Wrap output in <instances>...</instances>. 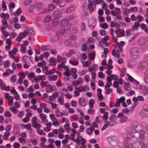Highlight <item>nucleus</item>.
Returning <instances> with one entry per match:
<instances>
[{"label": "nucleus", "mask_w": 148, "mask_h": 148, "mask_svg": "<svg viewBox=\"0 0 148 148\" xmlns=\"http://www.w3.org/2000/svg\"><path fill=\"white\" fill-rule=\"evenodd\" d=\"M143 108L145 112L144 114L145 116L146 114H148V105H144L143 107Z\"/></svg>", "instance_id": "obj_28"}, {"label": "nucleus", "mask_w": 148, "mask_h": 148, "mask_svg": "<svg viewBox=\"0 0 148 148\" xmlns=\"http://www.w3.org/2000/svg\"><path fill=\"white\" fill-rule=\"evenodd\" d=\"M10 110L14 114H16L17 113L18 111L17 109H16L14 107H10L9 108Z\"/></svg>", "instance_id": "obj_42"}, {"label": "nucleus", "mask_w": 148, "mask_h": 148, "mask_svg": "<svg viewBox=\"0 0 148 148\" xmlns=\"http://www.w3.org/2000/svg\"><path fill=\"white\" fill-rule=\"evenodd\" d=\"M110 76L112 78V79H113L115 81H117L119 78V77L118 76L114 74H111Z\"/></svg>", "instance_id": "obj_52"}, {"label": "nucleus", "mask_w": 148, "mask_h": 148, "mask_svg": "<svg viewBox=\"0 0 148 148\" xmlns=\"http://www.w3.org/2000/svg\"><path fill=\"white\" fill-rule=\"evenodd\" d=\"M59 37L58 35L56 34L51 37L50 39V40L52 42H55L59 39Z\"/></svg>", "instance_id": "obj_18"}, {"label": "nucleus", "mask_w": 148, "mask_h": 148, "mask_svg": "<svg viewBox=\"0 0 148 148\" xmlns=\"http://www.w3.org/2000/svg\"><path fill=\"white\" fill-rule=\"evenodd\" d=\"M94 5H95V4H89L88 5H87L88 10H90L93 11L94 10V8L92 6H94Z\"/></svg>", "instance_id": "obj_47"}, {"label": "nucleus", "mask_w": 148, "mask_h": 148, "mask_svg": "<svg viewBox=\"0 0 148 148\" xmlns=\"http://www.w3.org/2000/svg\"><path fill=\"white\" fill-rule=\"evenodd\" d=\"M34 9H35V5H30L28 9L29 12H32L33 11Z\"/></svg>", "instance_id": "obj_38"}, {"label": "nucleus", "mask_w": 148, "mask_h": 148, "mask_svg": "<svg viewBox=\"0 0 148 148\" xmlns=\"http://www.w3.org/2000/svg\"><path fill=\"white\" fill-rule=\"evenodd\" d=\"M109 114V113L107 112H106L105 113H104L103 116H102L101 117L103 120H107L108 118V115Z\"/></svg>", "instance_id": "obj_29"}, {"label": "nucleus", "mask_w": 148, "mask_h": 148, "mask_svg": "<svg viewBox=\"0 0 148 148\" xmlns=\"http://www.w3.org/2000/svg\"><path fill=\"white\" fill-rule=\"evenodd\" d=\"M32 0H25L24 1V5L25 6H28L30 4Z\"/></svg>", "instance_id": "obj_50"}, {"label": "nucleus", "mask_w": 148, "mask_h": 148, "mask_svg": "<svg viewBox=\"0 0 148 148\" xmlns=\"http://www.w3.org/2000/svg\"><path fill=\"white\" fill-rule=\"evenodd\" d=\"M2 8H3V11H4L6 10L7 9L6 6L5 5V2L3 0L2 1Z\"/></svg>", "instance_id": "obj_41"}, {"label": "nucleus", "mask_w": 148, "mask_h": 148, "mask_svg": "<svg viewBox=\"0 0 148 148\" xmlns=\"http://www.w3.org/2000/svg\"><path fill=\"white\" fill-rule=\"evenodd\" d=\"M79 103L82 106H85L87 105V102L85 98H81L79 99Z\"/></svg>", "instance_id": "obj_14"}, {"label": "nucleus", "mask_w": 148, "mask_h": 148, "mask_svg": "<svg viewBox=\"0 0 148 148\" xmlns=\"http://www.w3.org/2000/svg\"><path fill=\"white\" fill-rule=\"evenodd\" d=\"M18 49L17 48H14L12 50L9 51L8 52L9 55L12 58H13L15 55V53L17 52Z\"/></svg>", "instance_id": "obj_9"}, {"label": "nucleus", "mask_w": 148, "mask_h": 148, "mask_svg": "<svg viewBox=\"0 0 148 148\" xmlns=\"http://www.w3.org/2000/svg\"><path fill=\"white\" fill-rule=\"evenodd\" d=\"M51 20V17L49 16L48 15L45 18L44 21L45 22H47L50 21Z\"/></svg>", "instance_id": "obj_59"}, {"label": "nucleus", "mask_w": 148, "mask_h": 148, "mask_svg": "<svg viewBox=\"0 0 148 148\" xmlns=\"http://www.w3.org/2000/svg\"><path fill=\"white\" fill-rule=\"evenodd\" d=\"M137 104V103H136V102L132 104L130 108V110L131 111H132L133 110H134L135 107L136 106Z\"/></svg>", "instance_id": "obj_63"}, {"label": "nucleus", "mask_w": 148, "mask_h": 148, "mask_svg": "<svg viewBox=\"0 0 148 148\" xmlns=\"http://www.w3.org/2000/svg\"><path fill=\"white\" fill-rule=\"evenodd\" d=\"M97 96L98 98L99 101H101L103 100V97L102 93L97 94Z\"/></svg>", "instance_id": "obj_51"}, {"label": "nucleus", "mask_w": 148, "mask_h": 148, "mask_svg": "<svg viewBox=\"0 0 148 148\" xmlns=\"http://www.w3.org/2000/svg\"><path fill=\"white\" fill-rule=\"evenodd\" d=\"M39 117L43 123L47 121H46V119L47 117L46 115H45L42 113H40L39 114Z\"/></svg>", "instance_id": "obj_19"}, {"label": "nucleus", "mask_w": 148, "mask_h": 148, "mask_svg": "<svg viewBox=\"0 0 148 148\" xmlns=\"http://www.w3.org/2000/svg\"><path fill=\"white\" fill-rule=\"evenodd\" d=\"M24 126L26 128L27 130H30L31 127V125L29 123H28L26 125H24Z\"/></svg>", "instance_id": "obj_64"}, {"label": "nucleus", "mask_w": 148, "mask_h": 148, "mask_svg": "<svg viewBox=\"0 0 148 148\" xmlns=\"http://www.w3.org/2000/svg\"><path fill=\"white\" fill-rule=\"evenodd\" d=\"M16 79V75L14 74L12 75V77L10 78V81L12 83L15 82Z\"/></svg>", "instance_id": "obj_61"}, {"label": "nucleus", "mask_w": 148, "mask_h": 148, "mask_svg": "<svg viewBox=\"0 0 148 148\" xmlns=\"http://www.w3.org/2000/svg\"><path fill=\"white\" fill-rule=\"evenodd\" d=\"M13 99L14 97L12 96H11L10 97V99H9L8 104L9 106H11L13 105Z\"/></svg>", "instance_id": "obj_40"}, {"label": "nucleus", "mask_w": 148, "mask_h": 148, "mask_svg": "<svg viewBox=\"0 0 148 148\" xmlns=\"http://www.w3.org/2000/svg\"><path fill=\"white\" fill-rule=\"evenodd\" d=\"M75 6H71L69 7L66 9V12L67 13H69L73 11L75 9Z\"/></svg>", "instance_id": "obj_26"}, {"label": "nucleus", "mask_w": 148, "mask_h": 148, "mask_svg": "<svg viewBox=\"0 0 148 148\" xmlns=\"http://www.w3.org/2000/svg\"><path fill=\"white\" fill-rule=\"evenodd\" d=\"M105 123L103 127L101 128V130L102 131L105 130L108 126H111L110 123L109 121H105Z\"/></svg>", "instance_id": "obj_20"}, {"label": "nucleus", "mask_w": 148, "mask_h": 148, "mask_svg": "<svg viewBox=\"0 0 148 148\" xmlns=\"http://www.w3.org/2000/svg\"><path fill=\"white\" fill-rule=\"evenodd\" d=\"M87 87V86H85L83 87L79 86L78 87L75 88V90H77L79 92H82L85 90V88Z\"/></svg>", "instance_id": "obj_21"}, {"label": "nucleus", "mask_w": 148, "mask_h": 148, "mask_svg": "<svg viewBox=\"0 0 148 148\" xmlns=\"http://www.w3.org/2000/svg\"><path fill=\"white\" fill-rule=\"evenodd\" d=\"M66 4V1H63L61 2L59 4V6L60 7H64V5H65Z\"/></svg>", "instance_id": "obj_54"}, {"label": "nucleus", "mask_w": 148, "mask_h": 148, "mask_svg": "<svg viewBox=\"0 0 148 148\" xmlns=\"http://www.w3.org/2000/svg\"><path fill=\"white\" fill-rule=\"evenodd\" d=\"M10 65V62L9 60H7L3 64L4 67L5 68L7 67Z\"/></svg>", "instance_id": "obj_57"}, {"label": "nucleus", "mask_w": 148, "mask_h": 148, "mask_svg": "<svg viewBox=\"0 0 148 148\" xmlns=\"http://www.w3.org/2000/svg\"><path fill=\"white\" fill-rule=\"evenodd\" d=\"M59 22V20L57 18H55L52 20V23L54 26H57Z\"/></svg>", "instance_id": "obj_22"}, {"label": "nucleus", "mask_w": 148, "mask_h": 148, "mask_svg": "<svg viewBox=\"0 0 148 148\" xmlns=\"http://www.w3.org/2000/svg\"><path fill=\"white\" fill-rule=\"evenodd\" d=\"M15 4L14 2H10L9 5V9H10L11 8H14L15 7Z\"/></svg>", "instance_id": "obj_62"}, {"label": "nucleus", "mask_w": 148, "mask_h": 148, "mask_svg": "<svg viewBox=\"0 0 148 148\" xmlns=\"http://www.w3.org/2000/svg\"><path fill=\"white\" fill-rule=\"evenodd\" d=\"M20 145L19 144L16 142L14 143L13 146L14 148H19Z\"/></svg>", "instance_id": "obj_58"}, {"label": "nucleus", "mask_w": 148, "mask_h": 148, "mask_svg": "<svg viewBox=\"0 0 148 148\" xmlns=\"http://www.w3.org/2000/svg\"><path fill=\"white\" fill-rule=\"evenodd\" d=\"M140 148H148V143L144 141H142L140 144Z\"/></svg>", "instance_id": "obj_16"}, {"label": "nucleus", "mask_w": 148, "mask_h": 148, "mask_svg": "<svg viewBox=\"0 0 148 148\" xmlns=\"http://www.w3.org/2000/svg\"><path fill=\"white\" fill-rule=\"evenodd\" d=\"M88 56L90 60H92L95 58V55L93 52H91L88 55Z\"/></svg>", "instance_id": "obj_36"}, {"label": "nucleus", "mask_w": 148, "mask_h": 148, "mask_svg": "<svg viewBox=\"0 0 148 148\" xmlns=\"http://www.w3.org/2000/svg\"><path fill=\"white\" fill-rule=\"evenodd\" d=\"M125 100V98L124 97H121L119 99H117V102L120 103H122V102L124 101Z\"/></svg>", "instance_id": "obj_35"}, {"label": "nucleus", "mask_w": 148, "mask_h": 148, "mask_svg": "<svg viewBox=\"0 0 148 148\" xmlns=\"http://www.w3.org/2000/svg\"><path fill=\"white\" fill-rule=\"evenodd\" d=\"M62 13L59 10H57L53 12V16L56 18H60L62 16Z\"/></svg>", "instance_id": "obj_11"}, {"label": "nucleus", "mask_w": 148, "mask_h": 148, "mask_svg": "<svg viewBox=\"0 0 148 148\" xmlns=\"http://www.w3.org/2000/svg\"><path fill=\"white\" fill-rule=\"evenodd\" d=\"M32 125L33 127L36 128L37 129V130L39 129L40 127V125L37 123L32 124Z\"/></svg>", "instance_id": "obj_39"}, {"label": "nucleus", "mask_w": 148, "mask_h": 148, "mask_svg": "<svg viewBox=\"0 0 148 148\" xmlns=\"http://www.w3.org/2000/svg\"><path fill=\"white\" fill-rule=\"evenodd\" d=\"M144 77V81L145 83L146 84H148V75L145 74Z\"/></svg>", "instance_id": "obj_48"}, {"label": "nucleus", "mask_w": 148, "mask_h": 148, "mask_svg": "<svg viewBox=\"0 0 148 148\" xmlns=\"http://www.w3.org/2000/svg\"><path fill=\"white\" fill-rule=\"evenodd\" d=\"M75 18L73 15H70L67 16L65 18L61 20L60 22V25L61 26H64L66 25L72 24L73 23L70 22L73 19Z\"/></svg>", "instance_id": "obj_1"}, {"label": "nucleus", "mask_w": 148, "mask_h": 148, "mask_svg": "<svg viewBox=\"0 0 148 148\" xmlns=\"http://www.w3.org/2000/svg\"><path fill=\"white\" fill-rule=\"evenodd\" d=\"M111 126H113L116 124V116L114 114L112 115L109 119Z\"/></svg>", "instance_id": "obj_7"}, {"label": "nucleus", "mask_w": 148, "mask_h": 148, "mask_svg": "<svg viewBox=\"0 0 148 148\" xmlns=\"http://www.w3.org/2000/svg\"><path fill=\"white\" fill-rule=\"evenodd\" d=\"M75 53V50L74 49H72L69 51L66 54V56L67 57H70L72 55L74 54Z\"/></svg>", "instance_id": "obj_23"}, {"label": "nucleus", "mask_w": 148, "mask_h": 148, "mask_svg": "<svg viewBox=\"0 0 148 148\" xmlns=\"http://www.w3.org/2000/svg\"><path fill=\"white\" fill-rule=\"evenodd\" d=\"M66 29L65 28H61L58 29L57 31V33H59L60 34H62L65 32Z\"/></svg>", "instance_id": "obj_24"}, {"label": "nucleus", "mask_w": 148, "mask_h": 148, "mask_svg": "<svg viewBox=\"0 0 148 148\" xmlns=\"http://www.w3.org/2000/svg\"><path fill=\"white\" fill-rule=\"evenodd\" d=\"M49 79L50 81H56L57 79V76L56 75H53L49 76Z\"/></svg>", "instance_id": "obj_27"}, {"label": "nucleus", "mask_w": 148, "mask_h": 148, "mask_svg": "<svg viewBox=\"0 0 148 148\" xmlns=\"http://www.w3.org/2000/svg\"><path fill=\"white\" fill-rule=\"evenodd\" d=\"M58 101L60 105H62L64 102L63 97L62 96H59L58 98Z\"/></svg>", "instance_id": "obj_30"}, {"label": "nucleus", "mask_w": 148, "mask_h": 148, "mask_svg": "<svg viewBox=\"0 0 148 148\" xmlns=\"http://www.w3.org/2000/svg\"><path fill=\"white\" fill-rule=\"evenodd\" d=\"M69 62L71 64L74 66L77 65L79 64L78 62L74 60L70 61Z\"/></svg>", "instance_id": "obj_55"}, {"label": "nucleus", "mask_w": 148, "mask_h": 148, "mask_svg": "<svg viewBox=\"0 0 148 148\" xmlns=\"http://www.w3.org/2000/svg\"><path fill=\"white\" fill-rule=\"evenodd\" d=\"M28 32L26 31H24L23 33H19L20 36H22V37L24 38L25 36H27L28 35Z\"/></svg>", "instance_id": "obj_44"}, {"label": "nucleus", "mask_w": 148, "mask_h": 148, "mask_svg": "<svg viewBox=\"0 0 148 148\" xmlns=\"http://www.w3.org/2000/svg\"><path fill=\"white\" fill-rule=\"evenodd\" d=\"M96 26L95 22H93L92 23L89 24V28L91 29H93Z\"/></svg>", "instance_id": "obj_45"}, {"label": "nucleus", "mask_w": 148, "mask_h": 148, "mask_svg": "<svg viewBox=\"0 0 148 148\" xmlns=\"http://www.w3.org/2000/svg\"><path fill=\"white\" fill-rule=\"evenodd\" d=\"M12 126L11 125H8L6 126L5 127V130L7 132H9L10 131L11 129Z\"/></svg>", "instance_id": "obj_46"}, {"label": "nucleus", "mask_w": 148, "mask_h": 148, "mask_svg": "<svg viewBox=\"0 0 148 148\" xmlns=\"http://www.w3.org/2000/svg\"><path fill=\"white\" fill-rule=\"evenodd\" d=\"M5 84L4 85V86H1V89L2 90H5L6 91H9L10 90V86H5Z\"/></svg>", "instance_id": "obj_31"}, {"label": "nucleus", "mask_w": 148, "mask_h": 148, "mask_svg": "<svg viewBox=\"0 0 148 148\" xmlns=\"http://www.w3.org/2000/svg\"><path fill=\"white\" fill-rule=\"evenodd\" d=\"M128 119L127 117L123 116L120 119V122L121 123H123L126 121Z\"/></svg>", "instance_id": "obj_56"}, {"label": "nucleus", "mask_w": 148, "mask_h": 148, "mask_svg": "<svg viewBox=\"0 0 148 148\" xmlns=\"http://www.w3.org/2000/svg\"><path fill=\"white\" fill-rule=\"evenodd\" d=\"M127 138L130 141H133L136 138L135 135L132 133H128L126 135Z\"/></svg>", "instance_id": "obj_12"}, {"label": "nucleus", "mask_w": 148, "mask_h": 148, "mask_svg": "<svg viewBox=\"0 0 148 148\" xmlns=\"http://www.w3.org/2000/svg\"><path fill=\"white\" fill-rule=\"evenodd\" d=\"M38 133L40 135H46L45 132H43L42 130L39 129L37 130Z\"/></svg>", "instance_id": "obj_49"}, {"label": "nucleus", "mask_w": 148, "mask_h": 148, "mask_svg": "<svg viewBox=\"0 0 148 148\" xmlns=\"http://www.w3.org/2000/svg\"><path fill=\"white\" fill-rule=\"evenodd\" d=\"M131 127L128 128L129 131L134 133H138L137 130H136V128L138 126V124L136 121H133L131 123Z\"/></svg>", "instance_id": "obj_3"}, {"label": "nucleus", "mask_w": 148, "mask_h": 148, "mask_svg": "<svg viewBox=\"0 0 148 148\" xmlns=\"http://www.w3.org/2000/svg\"><path fill=\"white\" fill-rule=\"evenodd\" d=\"M24 115V112L23 111H20L17 114V116L19 118H21Z\"/></svg>", "instance_id": "obj_43"}, {"label": "nucleus", "mask_w": 148, "mask_h": 148, "mask_svg": "<svg viewBox=\"0 0 148 148\" xmlns=\"http://www.w3.org/2000/svg\"><path fill=\"white\" fill-rule=\"evenodd\" d=\"M147 134L144 131L140 130V131L139 137L141 139H144L146 137Z\"/></svg>", "instance_id": "obj_17"}, {"label": "nucleus", "mask_w": 148, "mask_h": 148, "mask_svg": "<svg viewBox=\"0 0 148 148\" xmlns=\"http://www.w3.org/2000/svg\"><path fill=\"white\" fill-rule=\"evenodd\" d=\"M100 26L103 28L104 29H106L108 27V24L106 23H100Z\"/></svg>", "instance_id": "obj_37"}, {"label": "nucleus", "mask_w": 148, "mask_h": 148, "mask_svg": "<svg viewBox=\"0 0 148 148\" xmlns=\"http://www.w3.org/2000/svg\"><path fill=\"white\" fill-rule=\"evenodd\" d=\"M95 101L92 99H90L89 101V106L90 108H93Z\"/></svg>", "instance_id": "obj_25"}, {"label": "nucleus", "mask_w": 148, "mask_h": 148, "mask_svg": "<svg viewBox=\"0 0 148 148\" xmlns=\"http://www.w3.org/2000/svg\"><path fill=\"white\" fill-rule=\"evenodd\" d=\"M57 62L58 63L61 62H66V59L65 58H62L61 56L59 55H57Z\"/></svg>", "instance_id": "obj_15"}, {"label": "nucleus", "mask_w": 148, "mask_h": 148, "mask_svg": "<svg viewBox=\"0 0 148 148\" xmlns=\"http://www.w3.org/2000/svg\"><path fill=\"white\" fill-rule=\"evenodd\" d=\"M130 57L133 59L138 58L139 56V49L136 47L131 48L130 50Z\"/></svg>", "instance_id": "obj_2"}, {"label": "nucleus", "mask_w": 148, "mask_h": 148, "mask_svg": "<svg viewBox=\"0 0 148 148\" xmlns=\"http://www.w3.org/2000/svg\"><path fill=\"white\" fill-rule=\"evenodd\" d=\"M121 10L119 8H115L114 10L111 11V14L114 16H116V18L119 19H121L122 17L120 15Z\"/></svg>", "instance_id": "obj_4"}, {"label": "nucleus", "mask_w": 148, "mask_h": 148, "mask_svg": "<svg viewBox=\"0 0 148 148\" xmlns=\"http://www.w3.org/2000/svg\"><path fill=\"white\" fill-rule=\"evenodd\" d=\"M55 144L56 147L57 148H59L60 146L61 141L59 140H56L55 142Z\"/></svg>", "instance_id": "obj_53"}, {"label": "nucleus", "mask_w": 148, "mask_h": 148, "mask_svg": "<svg viewBox=\"0 0 148 148\" xmlns=\"http://www.w3.org/2000/svg\"><path fill=\"white\" fill-rule=\"evenodd\" d=\"M55 6L54 5H53L52 3H51L48 6V9L44 10L43 12H41L40 14H45L46 12H47L49 11H51L55 9Z\"/></svg>", "instance_id": "obj_8"}, {"label": "nucleus", "mask_w": 148, "mask_h": 148, "mask_svg": "<svg viewBox=\"0 0 148 148\" xmlns=\"http://www.w3.org/2000/svg\"><path fill=\"white\" fill-rule=\"evenodd\" d=\"M62 95L65 96L67 94L69 93V92L67 90L64 89H62Z\"/></svg>", "instance_id": "obj_60"}, {"label": "nucleus", "mask_w": 148, "mask_h": 148, "mask_svg": "<svg viewBox=\"0 0 148 148\" xmlns=\"http://www.w3.org/2000/svg\"><path fill=\"white\" fill-rule=\"evenodd\" d=\"M66 32L69 34H75L77 33L78 29L77 27H71L67 29Z\"/></svg>", "instance_id": "obj_5"}, {"label": "nucleus", "mask_w": 148, "mask_h": 148, "mask_svg": "<svg viewBox=\"0 0 148 148\" xmlns=\"http://www.w3.org/2000/svg\"><path fill=\"white\" fill-rule=\"evenodd\" d=\"M46 79V77L45 75H38L37 76H35L34 79L35 82L36 83H38L40 80L42 81H44Z\"/></svg>", "instance_id": "obj_6"}, {"label": "nucleus", "mask_w": 148, "mask_h": 148, "mask_svg": "<svg viewBox=\"0 0 148 148\" xmlns=\"http://www.w3.org/2000/svg\"><path fill=\"white\" fill-rule=\"evenodd\" d=\"M125 88L126 90H131L130 85L129 83H125Z\"/></svg>", "instance_id": "obj_34"}, {"label": "nucleus", "mask_w": 148, "mask_h": 148, "mask_svg": "<svg viewBox=\"0 0 148 148\" xmlns=\"http://www.w3.org/2000/svg\"><path fill=\"white\" fill-rule=\"evenodd\" d=\"M35 5V9L36 10H40L43 8V4L41 3H36Z\"/></svg>", "instance_id": "obj_13"}, {"label": "nucleus", "mask_w": 148, "mask_h": 148, "mask_svg": "<svg viewBox=\"0 0 148 148\" xmlns=\"http://www.w3.org/2000/svg\"><path fill=\"white\" fill-rule=\"evenodd\" d=\"M66 62H62L61 64L58 65V69L60 70H61L62 68H63L65 66L64 63Z\"/></svg>", "instance_id": "obj_32"}, {"label": "nucleus", "mask_w": 148, "mask_h": 148, "mask_svg": "<svg viewBox=\"0 0 148 148\" xmlns=\"http://www.w3.org/2000/svg\"><path fill=\"white\" fill-rule=\"evenodd\" d=\"M82 83V80L81 78H79L77 80H74L72 82V84L75 86H77L78 85Z\"/></svg>", "instance_id": "obj_10"}, {"label": "nucleus", "mask_w": 148, "mask_h": 148, "mask_svg": "<svg viewBox=\"0 0 148 148\" xmlns=\"http://www.w3.org/2000/svg\"><path fill=\"white\" fill-rule=\"evenodd\" d=\"M18 140L19 142L21 143L23 145H24L25 144L26 141L25 138L22 137L19 138Z\"/></svg>", "instance_id": "obj_33"}]
</instances>
